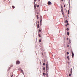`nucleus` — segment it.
I'll list each match as a JSON object with an SVG mask.
<instances>
[{
    "label": "nucleus",
    "instance_id": "1",
    "mask_svg": "<svg viewBox=\"0 0 77 77\" xmlns=\"http://www.w3.org/2000/svg\"><path fill=\"white\" fill-rule=\"evenodd\" d=\"M46 69H49V67H48V61H47L46 62Z\"/></svg>",
    "mask_w": 77,
    "mask_h": 77
},
{
    "label": "nucleus",
    "instance_id": "2",
    "mask_svg": "<svg viewBox=\"0 0 77 77\" xmlns=\"http://www.w3.org/2000/svg\"><path fill=\"white\" fill-rule=\"evenodd\" d=\"M18 70L19 71H21V72H22V74H23V75H24V72H23V69H22L21 68H20Z\"/></svg>",
    "mask_w": 77,
    "mask_h": 77
},
{
    "label": "nucleus",
    "instance_id": "3",
    "mask_svg": "<svg viewBox=\"0 0 77 77\" xmlns=\"http://www.w3.org/2000/svg\"><path fill=\"white\" fill-rule=\"evenodd\" d=\"M61 12H63V6L62 5V4H61Z\"/></svg>",
    "mask_w": 77,
    "mask_h": 77
},
{
    "label": "nucleus",
    "instance_id": "4",
    "mask_svg": "<svg viewBox=\"0 0 77 77\" xmlns=\"http://www.w3.org/2000/svg\"><path fill=\"white\" fill-rule=\"evenodd\" d=\"M72 52V58H74V52L72 51H71Z\"/></svg>",
    "mask_w": 77,
    "mask_h": 77
},
{
    "label": "nucleus",
    "instance_id": "5",
    "mask_svg": "<svg viewBox=\"0 0 77 77\" xmlns=\"http://www.w3.org/2000/svg\"><path fill=\"white\" fill-rule=\"evenodd\" d=\"M48 5H52V3H51V2L50 1H48Z\"/></svg>",
    "mask_w": 77,
    "mask_h": 77
},
{
    "label": "nucleus",
    "instance_id": "6",
    "mask_svg": "<svg viewBox=\"0 0 77 77\" xmlns=\"http://www.w3.org/2000/svg\"><path fill=\"white\" fill-rule=\"evenodd\" d=\"M20 63V62L19 60H17L16 61V64L17 65H19Z\"/></svg>",
    "mask_w": 77,
    "mask_h": 77
},
{
    "label": "nucleus",
    "instance_id": "7",
    "mask_svg": "<svg viewBox=\"0 0 77 77\" xmlns=\"http://www.w3.org/2000/svg\"><path fill=\"white\" fill-rule=\"evenodd\" d=\"M34 9L35 10L36 8V6H37L36 5H35V2H34Z\"/></svg>",
    "mask_w": 77,
    "mask_h": 77
},
{
    "label": "nucleus",
    "instance_id": "8",
    "mask_svg": "<svg viewBox=\"0 0 77 77\" xmlns=\"http://www.w3.org/2000/svg\"><path fill=\"white\" fill-rule=\"evenodd\" d=\"M42 16H40V22H42Z\"/></svg>",
    "mask_w": 77,
    "mask_h": 77
},
{
    "label": "nucleus",
    "instance_id": "9",
    "mask_svg": "<svg viewBox=\"0 0 77 77\" xmlns=\"http://www.w3.org/2000/svg\"><path fill=\"white\" fill-rule=\"evenodd\" d=\"M13 66L11 65L10 66V67H9V68H8V71H10V69H11V67H12Z\"/></svg>",
    "mask_w": 77,
    "mask_h": 77
},
{
    "label": "nucleus",
    "instance_id": "10",
    "mask_svg": "<svg viewBox=\"0 0 77 77\" xmlns=\"http://www.w3.org/2000/svg\"><path fill=\"white\" fill-rule=\"evenodd\" d=\"M49 70V69H46V74H48V72Z\"/></svg>",
    "mask_w": 77,
    "mask_h": 77
},
{
    "label": "nucleus",
    "instance_id": "11",
    "mask_svg": "<svg viewBox=\"0 0 77 77\" xmlns=\"http://www.w3.org/2000/svg\"><path fill=\"white\" fill-rule=\"evenodd\" d=\"M61 13L63 17H65V14H64V12H61Z\"/></svg>",
    "mask_w": 77,
    "mask_h": 77
},
{
    "label": "nucleus",
    "instance_id": "12",
    "mask_svg": "<svg viewBox=\"0 0 77 77\" xmlns=\"http://www.w3.org/2000/svg\"><path fill=\"white\" fill-rule=\"evenodd\" d=\"M36 26L37 28H38V27H40L39 25H38V23L36 22Z\"/></svg>",
    "mask_w": 77,
    "mask_h": 77
},
{
    "label": "nucleus",
    "instance_id": "13",
    "mask_svg": "<svg viewBox=\"0 0 77 77\" xmlns=\"http://www.w3.org/2000/svg\"><path fill=\"white\" fill-rule=\"evenodd\" d=\"M35 12H39V10H38V9H35Z\"/></svg>",
    "mask_w": 77,
    "mask_h": 77
},
{
    "label": "nucleus",
    "instance_id": "14",
    "mask_svg": "<svg viewBox=\"0 0 77 77\" xmlns=\"http://www.w3.org/2000/svg\"><path fill=\"white\" fill-rule=\"evenodd\" d=\"M43 75L44 76H45V75H46V74L45 72H43Z\"/></svg>",
    "mask_w": 77,
    "mask_h": 77
},
{
    "label": "nucleus",
    "instance_id": "15",
    "mask_svg": "<svg viewBox=\"0 0 77 77\" xmlns=\"http://www.w3.org/2000/svg\"><path fill=\"white\" fill-rule=\"evenodd\" d=\"M65 23H68V21H67V20H65Z\"/></svg>",
    "mask_w": 77,
    "mask_h": 77
},
{
    "label": "nucleus",
    "instance_id": "16",
    "mask_svg": "<svg viewBox=\"0 0 77 77\" xmlns=\"http://www.w3.org/2000/svg\"><path fill=\"white\" fill-rule=\"evenodd\" d=\"M38 36H39V37L40 38L41 37V34H38Z\"/></svg>",
    "mask_w": 77,
    "mask_h": 77
},
{
    "label": "nucleus",
    "instance_id": "17",
    "mask_svg": "<svg viewBox=\"0 0 77 77\" xmlns=\"http://www.w3.org/2000/svg\"><path fill=\"white\" fill-rule=\"evenodd\" d=\"M43 70H45L46 69H45V67H44L43 68Z\"/></svg>",
    "mask_w": 77,
    "mask_h": 77
},
{
    "label": "nucleus",
    "instance_id": "18",
    "mask_svg": "<svg viewBox=\"0 0 77 77\" xmlns=\"http://www.w3.org/2000/svg\"><path fill=\"white\" fill-rule=\"evenodd\" d=\"M40 26L41 27V26H42V22H40Z\"/></svg>",
    "mask_w": 77,
    "mask_h": 77
},
{
    "label": "nucleus",
    "instance_id": "19",
    "mask_svg": "<svg viewBox=\"0 0 77 77\" xmlns=\"http://www.w3.org/2000/svg\"><path fill=\"white\" fill-rule=\"evenodd\" d=\"M67 35H69V32H67Z\"/></svg>",
    "mask_w": 77,
    "mask_h": 77
},
{
    "label": "nucleus",
    "instance_id": "20",
    "mask_svg": "<svg viewBox=\"0 0 77 77\" xmlns=\"http://www.w3.org/2000/svg\"><path fill=\"white\" fill-rule=\"evenodd\" d=\"M67 59L69 60V56H67Z\"/></svg>",
    "mask_w": 77,
    "mask_h": 77
},
{
    "label": "nucleus",
    "instance_id": "21",
    "mask_svg": "<svg viewBox=\"0 0 77 77\" xmlns=\"http://www.w3.org/2000/svg\"><path fill=\"white\" fill-rule=\"evenodd\" d=\"M36 17L37 19H39V17L38 16V15H37Z\"/></svg>",
    "mask_w": 77,
    "mask_h": 77
},
{
    "label": "nucleus",
    "instance_id": "22",
    "mask_svg": "<svg viewBox=\"0 0 77 77\" xmlns=\"http://www.w3.org/2000/svg\"><path fill=\"white\" fill-rule=\"evenodd\" d=\"M71 75H72V74L71 73H70L69 75V77H70V76H71Z\"/></svg>",
    "mask_w": 77,
    "mask_h": 77
},
{
    "label": "nucleus",
    "instance_id": "23",
    "mask_svg": "<svg viewBox=\"0 0 77 77\" xmlns=\"http://www.w3.org/2000/svg\"><path fill=\"white\" fill-rule=\"evenodd\" d=\"M12 8L13 9H14V8H15V6H14V5L12 6Z\"/></svg>",
    "mask_w": 77,
    "mask_h": 77
},
{
    "label": "nucleus",
    "instance_id": "24",
    "mask_svg": "<svg viewBox=\"0 0 77 77\" xmlns=\"http://www.w3.org/2000/svg\"><path fill=\"white\" fill-rule=\"evenodd\" d=\"M45 65V63H43V65Z\"/></svg>",
    "mask_w": 77,
    "mask_h": 77
},
{
    "label": "nucleus",
    "instance_id": "25",
    "mask_svg": "<svg viewBox=\"0 0 77 77\" xmlns=\"http://www.w3.org/2000/svg\"><path fill=\"white\" fill-rule=\"evenodd\" d=\"M39 42H41V39H39Z\"/></svg>",
    "mask_w": 77,
    "mask_h": 77
},
{
    "label": "nucleus",
    "instance_id": "26",
    "mask_svg": "<svg viewBox=\"0 0 77 77\" xmlns=\"http://www.w3.org/2000/svg\"><path fill=\"white\" fill-rule=\"evenodd\" d=\"M70 74H72V71H70Z\"/></svg>",
    "mask_w": 77,
    "mask_h": 77
},
{
    "label": "nucleus",
    "instance_id": "27",
    "mask_svg": "<svg viewBox=\"0 0 77 77\" xmlns=\"http://www.w3.org/2000/svg\"><path fill=\"white\" fill-rule=\"evenodd\" d=\"M66 53H67V55H68V54H69V52H67Z\"/></svg>",
    "mask_w": 77,
    "mask_h": 77
},
{
    "label": "nucleus",
    "instance_id": "28",
    "mask_svg": "<svg viewBox=\"0 0 77 77\" xmlns=\"http://www.w3.org/2000/svg\"><path fill=\"white\" fill-rule=\"evenodd\" d=\"M8 75H9V71L8 69Z\"/></svg>",
    "mask_w": 77,
    "mask_h": 77
},
{
    "label": "nucleus",
    "instance_id": "29",
    "mask_svg": "<svg viewBox=\"0 0 77 77\" xmlns=\"http://www.w3.org/2000/svg\"><path fill=\"white\" fill-rule=\"evenodd\" d=\"M66 30L67 31H68V30H69V28H67Z\"/></svg>",
    "mask_w": 77,
    "mask_h": 77
},
{
    "label": "nucleus",
    "instance_id": "30",
    "mask_svg": "<svg viewBox=\"0 0 77 77\" xmlns=\"http://www.w3.org/2000/svg\"><path fill=\"white\" fill-rule=\"evenodd\" d=\"M72 68L71 67V69H70V71H72Z\"/></svg>",
    "mask_w": 77,
    "mask_h": 77
},
{
    "label": "nucleus",
    "instance_id": "31",
    "mask_svg": "<svg viewBox=\"0 0 77 77\" xmlns=\"http://www.w3.org/2000/svg\"><path fill=\"white\" fill-rule=\"evenodd\" d=\"M67 47L68 48L69 47V45H67Z\"/></svg>",
    "mask_w": 77,
    "mask_h": 77
},
{
    "label": "nucleus",
    "instance_id": "32",
    "mask_svg": "<svg viewBox=\"0 0 77 77\" xmlns=\"http://www.w3.org/2000/svg\"><path fill=\"white\" fill-rule=\"evenodd\" d=\"M39 32H41V29H39L38 30Z\"/></svg>",
    "mask_w": 77,
    "mask_h": 77
},
{
    "label": "nucleus",
    "instance_id": "33",
    "mask_svg": "<svg viewBox=\"0 0 77 77\" xmlns=\"http://www.w3.org/2000/svg\"><path fill=\"white\" fill-rule=\"evenodd\" d=\"M67 14L68 15H69V12H68Z\"/></svg>",
    "mask_w": 77,
    "mask_h": 77
},
{
    "label": "nucleus",
    "instance_id": "34",
    "mask_svg": "<svg viewBox=\"0 0 77 77\" xmlns=\"http://www.w3.org/2000/svg\"><path fill=\"white\" fill-rule=\"evenodd\" d=\"M69 42H71V39H69Z\"/></svg>",
    "mask_w": 77,
    "mask_h": 77
},
{
    "label": "nucleus",
    "instance_id": "35",
    "mask_svg": "<svg viewBox=\"0 0 77 77\" xmlns=\"http://www.w3.org/2000/svg\"><path fill=\"white\" fill-rule=\"evenodd\" d=\"M34 2H36V1H37V0H34Z\"/></svg>",
    "mask_w": 77,
    "mask_h": 77
},
{
    "label": "nucleus",
    "instance_id": "36",
    "mask_svg": "<svg viewBox=\"0 0 77 77\" xmlns=\"http://www.w3.org/2000/svg\"><path fill=\"white\" fill-rule=\"evenodd\" d=\"M42 56H44V54H43V53H42Z\"/></svg>",
    "mask_w": 77,
    "mask_h": 77
},
{
    "label": "nucleus",
    "instance_id": "37",
    "mask_svg": "<svg viewBox=\"0 0 77 77\" xmlns=\"http://www.w3.org/2000/svg\"><path fill=\"white\" fill-rule=\"evenodd\" d=\"M67 26H69V23H67Z\"/></svg>",
    "mask_w": 77,
    "mask_h": 77
},
{
    "label": "nucleus",
    "instance_id": "38",
    "mask_svg": "<svg viewBox=\"0 0 77 77\" xmlns=\"http://www.w3.org/2000/svg\"><path fill=\"white\" fill-rule=\"evenodd\" d=\"M37 23H38V24H39V22L38 21H37Z\"/></svg>",
    "mask_w": 77,
    "mask_h": 77
},
{
    "label": "nucleus",
    "instance_id": "39",
    "mask_svg": "<svg viewBox=\"0 0 77 77\" xmlns=\"http://www.w3.org/2000/svg\"><path fill=\"white\" fill-rule=\"evenodd\" d=\"M37 7H39V5H37Z\"/></svg>",
    "mask_w": 77,
    "mask_h": 77
},
{
    "label": "nucleus",
    "instance_id": "40",
    "mask_svg": "<svg viewBox=\"0 0 77 77\" xmlns=\"http://www.w3.org/2000/svg\"><path fill=\"white\" fill-rule=\"evenodd\" d=\"M65 26L66 27H67V24H66V25H65Z\"/></svg>",
    "mask_w": 77,
    "mask_h": 77
},
{
    "label": "nucleus",
    "instance_id": "41",
    "mask_svg": "<svg viewBox=\"0 0 77 77\" xmlns=\"http://www.w3.org/2000/svg\"><path fill=\"white\" fill-rule=\"evenodd\" d=\"M46 76H48V74H46Z\"/></svg>",
    "mask_w": 77,
    "mask_h": 77
},
{
    "label": "nucleus",
    "instance_id": "42",
    "mask_svg": "<svg viewBox=\"0 0 77 77\" xmlns=\"http://www.w3.org/2000/svg\"><path fill=\"white\" fill-rule=\"evenodd\" d=\"M37 14H39V12H37Z\"/></svg>",
    "mask_w": 77,
    "mask_h": 77
},
{
    "label": "nucleus",
    "instance_id": "43",
    "mask_svg": "<svg viewBox=\"0 0 77 77\" xmlns=\"http://www.w3.org/2000/svg\"><path fill=\"white\" fill-rule=\"evenodd\" d=\"M69 39V38H66V40H68Z\"/></svg>",
    "mask_w": 77,
    "mask_h": 77
},
{
    "label": "nucleus",
    "instance_id": "44",
    "mask_svg": "<svg viewBox=\"0 0 77 77\" xmlns=\"http://www.w3.org/2000/svg\"><path fill=\"white\" fill-rule=\"evenodd\" d=\"M69 10H68V11H67V12H69Z\"/></svg>",
    "mask_w": 77,
    "mask_h": 77
},
{
    "label": "nucleus",
    "instance_id": "45",
    "mask_svg": "<svg viewBox=\"0 0 77 77\" xmlns=\"http://www.w3.org/2000/svg\"><path fill=\"white\" fill-rule=\"evenodd\" d=\"M65 6H66V5H64V7L65 8Z\"/></svg>",
    "mask_w": 77,
    "mask_h": 77
},
{
    "label": "nucleus",
    "instance_id": "46",
    "mask_svg": "<svg viewBox=\"0 0 77 77\" xmlns=\"http://www.w3.org/2000/svg\"><path fill=\"white\" fill-rule=\"evenodd\" d=\"M35 5L37 6V4H35Z\"/></svg>",
    "mask_w": 77,
    "mask_h": 77
},
{
    "label": "nucleus",
    "instance_id": "47",
    "mask_svg": "<svg viewBox=\"0 0 77 77\" xmlns=\"http://www.w3.org/2000/svg\"><path fill=\"white\" fill-rule=\"evenodd\" d=\"M67 63H68V64H69V62H67Z\"/></svg>",
    "mask_w": 77,
    "mask_h": 77
},
{
    "label": "nucleus",
    "instance_id": "48",
    "mask_svg": "<svg viewBox=\"0 0 77 77\" xmlns=\"http://www.w3.org/2000/svg\"><path fill=\"white\" fill-rule=\"evenodd\" d=\"M69 7H70V2H69Z\"/></svg>",
    "mask_w": 77,
    "mask_h": 77
},
{
    "label": "nucleus",
    "instance_id": "49",
    "mask_svg": "<svg viewBox=\"0 0 77 77\" xmlns=\"http://www.w3.org/2000/svg\"><path fill=\"white\" fill-rule=\"evenodd\" d=\"M44 72H45V70H44Z\"/></svg>",
    "mask_w": 77,
    "mask_h": 77
},
{
    "label": "nucleus",
    "instance_id": "50",
    "mask_svg": "<svg viewBox=\"0 0 77 77\" xmlns=\"http://www.w3.org/2000/svg\"><path fill=\"white\" fill-rule=\"evenodd\" d=\"M13 73H12V74L11 76H13Z\"/></svg>",
    "mask_w": 77,
    "mask_h": 77
},
{
    "label": "nucleus",
    "instance_id": "51",
    "mask_svg": "<svg viewBox=\"0 0 77 77\" xmlns=\"http://www.w3.org/2000/svg\"><path fill=\"white\" fill-rule=\"evenodd\" d=\"M38 26H39V23L38 24Z\"/></svg>",
    "mask_w": 77,
    "mask_h": 77
},
{
    "label": "nucleus",
    "instance_id": "52",
    "mask_svg": "<svg viewBox=\"0 0 77 77\" xmlns=\"http://www.w3.org/2000/svg\"><path fill=\"white\" fill-rule=\"evenodd\" d=\"M71 42H69V44H71Z\"/></svg>",
    "mask_w": 77,
    "mask_h": 77
},
{
    "label": "nucleus",
    "instance_id": "53",
    "mask_svg": "<svg viewBox=\"0 0 77 77\" xmlns=\"http://www.w3.org/2000/svg\"><path fill=\"white\" fill-rule=\"evenodd\" d=\"M44 62H45V60H44Z\"/></svg>",
    "mask_w": 77,
    "mask_h": 77
},
{
    "label": "nucleus",
    "instance_id": "54",
    "mask_svg": "<svg viewBox=\"0 0 77 77\" xmlns=\"http://www.w3.org/2000/svg\"><path fill=\"white\" fill-rule=\"evenodd\" d=\"M38 29H40V28L39 27H38Z\"/></svg>",
    "mask_w": 77,
    "mask_h": 77
},
{
    "label": "nucleus",
    "instance_id": "55",
    "mask_svg": "<svg viewBox=\"0 0 77 77\" xmlns=\"http://www.w3.org/2000/svg\"><path fill=\"white\" fill-rule=\"evenodd\" d=\"M11 77H13V76H11Z\"/></svg>",
    "mask_w": 77,
    "mask_h": 77
},
{
    "label": "nucleus",
    "instance_id": "56",
    "mask_svg": "<svg viewBox=\"0 0 77 77\" xmlns=\"http://www.w3.org/2000/svg\"><path fill=\"white\" fill-rule=\"evenodd\" d=\"M68 16L69 17V15H68Z\"/></svg>",
    "mask_w": 77,
    "mask_h": 77
},
{
    "label": "nucleus",
    "instance_id": "57",
    "mask_svg": "<svg viewBox=\"0 0 77 77\" xmlns=\"http://www.w3.org/2000/svg\"><path fill=\"white\" fill-rule=\"evenodd\" d=\"M41 62H40V64H41Z\"/></svg>",
    "mask_w": 77,
    "mask_h": 77
},
{
    "label": "nucleus",
    "instance_id": "58",
    "mask_svg": "<svg viewBox=\"0 0 77 77\" xmlns=\"http://www.w3.org/2000/svg\"><path fill=\"white\" fill-rule=\"evenodd\" d=\"M61 1H63V0H61Z\"/></svg>",
    "mask_w": 77,
    "mask_h": 77
},
{
    "label": "nucleus",
    "instance_id": "59",
    "mask_svg": "<svg viewBox=\"0 0 77 77\" xmlns=\"http://www.w3.org/2000/svg\"><path fill=\"white\" fill-rule=\"evenodd\" d=\"M67 43H68V44H69V42H68Z\"/></svg>",
    "mask_w": 77,
    "mask_h": 77
},
{
    "label": "nucleus",
    "instance_id": "60",
    "mask_svg": "<svg viewBox=\"0 0 77 77\" xmlns=\"http://www.w3.org/2000/svg\"><path fill=\"white\" fill-rule=\"evenodd\" d=\"M35 15H36V13H35Z\"/></svg>",
    "mask_w": 77,
    "mask_h": 77
},
{
    "label": "nucleus",
    "instance_id": "61",
    "mask_svg": "<svg viewBox=\"0 0 77 77\" xmlns=\"http://www.w3.org/2000/svg\"><path fill=\"white\" fill-rule=\"evenodd\" d=\"M4 1H6V0H4Z\"/></svg>",
    "mask_w": 77,
    "mask_h": 77
},
{
    "label": "nucleus",
    "instance_id": "62",
    "mask_svg": "<svg viewBox=\"0 0 77 77\" xmlns=\"http://www.w3.org/2000/svg\"><path fill=\"white\" fill-rule=\"evenodd\" d=\"M38 0V1H40V0Z\"/></svg>",
    "mask_w": 77,
    "mask_h": 77
},
{
    "label": "nucleus",
    "instance_id": "63",
    "mask_svg": "<svg viewBox=\"0 0 77 77\" xmlns=\"http://www.w3.org/2000/svg\"><path fill=\"white\" fill-rule=\"evenodd\" d=\"M43 60H44V59H43Z\"/></svg>",
    "mask_w": 77,
    "mask_h": 77
},
{
    "label": "nucleus",
    "instance_id": "64",
    "mask_svg": "<svg viewBox=\"0 0 77 77\" xmlns=\"http://www.w3.org/2000/svg\"><path fill=\"white\" fill-rule=\"evenodd\" d=\"M66 18H67V17H66Z\"/></svg>",
    "mask_w": 77,
    "mask_h": 77
}]
</instances>
